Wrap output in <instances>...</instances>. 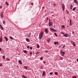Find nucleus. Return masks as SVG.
I'll return each instance as SVG.
<instances>
[{
	"instance_id": "f257e3e1",
	"label": "nucleus",
	"mask_w": 78,
	"mask_h": 78,
	"mask_svg": "<svg viewBox=\"0 0 78 78\" xmlns=\"http://www.w3.org/2000/svg\"><path fill=\"white\" fill-rule=\"evenodd\" d=\"M44 34V32H41V33L40 34L39 36L41 37L42 38L43 37V35Z\"/></svg>"
},
{
	"instance_id": "f03ea898",
	"label": "nucleus",
	"mask_w": 78,
	"mask_h": 78,
	"mask_svg": "<svg viewBox=\"0 0 78 78\" xmlns=\"http://www.w3.org/2000/svg\"><path fill=\"white\" fill-rule=\"evenodd\" d=\"M62 9L63 11H64L65 10V5L64 4H62Z\"/></svg>"
},
{
	"instance_id": "7ed1b4c3",
	"label": "nucleus",
	"mask_w": 78,
	"mask_h": 78,
	"mask_svg": "<svg viewBox=\"0 0 78 78\" xmlns=\"http://www.w3.org/2000/svg\"><path fill=\"white\" fill-rule=\"evenodd\" d=\"M63 36L64 37H69V34H65L63 35Z\"/></svg>"
},
{
	"instance_id": "20e7f679",
	"label": "nucleus",
	"mask_w": 78,
	"mask_h": 78,
	"mask_svg": "<svg viewBox=\"0 0 78 78\" xmlns=\"http://www.w3.org/2000/svg\"><path fill=\"white\" fill-rule=\"evenodd\" d=\"M49 26V27H51V25H53V23L51 22H49L48 23Z\"/></svg>"
},
{
	"instance_id": "39448f33",
	"label": "nucleus",
	"mask_w": 78,
	"mask_h": 78,
	"mask_svg": "<svg viewBox=\"0 0 78 78\" xmlns=\"http://www.w3.org/2000/svg\"><path fill=\"white\" fill-rule=\"evenodd\" d=\"M71 43L73 44V45L74 47H75L76 46V45H75V42H74L73 41H71Z\"/></svg>"
},
{
	"instance_id": "423d86ee",
	"label": "nucleus",
	"mask_w": 78,
	"mask_h": 78,
	"mask_svg": "<svg viewBox=\"0 0 78 78\" xmlns=\"http://www.w3.org/2000/svg\"><path fill=\"white\" fill-rule=\"evenodd\" d=\"M3 12H2L1 14V18H3L4 16H3Z\"/></svg>"
},
{
	"instance_id": "0eeeda50",
	"label": "nucleus",
	"mask_w": 78,
	"mask_h": 78,
	"mask_svg": "<svg viewBox=\"0 0 78 78\" xmlns=\"http://www.w3.org/2000/svg\"><path fill=\"white\" fill-rule=\"evenodd\" d=\"M44 31L45 33H46L47 34L48 33V32H49L48 30H47V29H45Z\"/></svg>"
},
{
	"instance_id": "6e6552de",
	"label": "nucleus",
	"mask_w": 78,
	"mask_h": 78,
	"mask_svg": "<svg viewBox=\"0 0 78 78\" xmlns=\"http://www.w3.org/2000/svg\"><path fill=\"white\" fill-rule=\"evenodd\" d=\"M2 36H1L0 37V42H2L3 41V39Z\"/></svg>"
},
{
	"instance_id": "1a4fd4ad",
	"label": "nucleus",
	"mask_w": 78,
	"mask_h": 78,
	"mask_svg": "<svg viewBox=\"0 0 78 78\" xmlns=\"http://www.w3.org/2000/svg\"><path fill=\"white\" fill-rule=\"evenodd\" d=\"M26 40L27 42H29L30 41V39L27 38L26 39Z\"/></svg>"
},
{
	"instance_id": "9d476101",
	"label": "nucleus",
	"mask_w": 78,
	"mask_h": 78,
	"mask_svg": "<svg viewBox=\"0 0 78 78\" xmlns=\"http://www.w3.org/2000/svg\"><path fill=\"white\" fill-rule=\"evenodd\" d=\"M4 37L6 41V42H7V41H8V39L7 38V37Z\"/></svg>"
},
{
	"instance_id": "9b49d317",
	"label": "nucleus",
	"mask_w": 78,
	"mask_h": 78,
	"mask_svg": "<svg viewBox=\"0 0 78 78\" xmlns=\"http://www.w3.org/2000/svg\"><path fill=\"white\" fill-rule=\"evenodd\" d=\"M22 76L23 78H28V77H27V76H26L24 75H22Z\"/></svg>"
},
{
	"instance_id": "f8f14e48",
	"label": "nucleus",
	"mask_w": 78,
	"mask_h": 78,
	"mask_svg": "<svg viewBox=\"0 0 78 78\" xmlns=\"http://www.w3.org/2000/svg\"><path fill=\"white\" fill-rule=\"evenodd\" d=\"M58 43H59V42L58 41H55L54 42V44L55 45H56V44H58Z\"/></svg>"
},
{
	"instance_id": "ddd939ff",
	"label": "nucleus",
	"mask_w": 78,
	"mask_h": 78,
	"mask_svg": "<svg viewBox=\"0 0 78 78\" xmlns=\"http://www.w3.org/2000/svg\"><path fill=\"white\" fill-rule=\"evenodd\" d=\"M74 3H76L77 5H78V2L77 1V0H74Z\"/></svg>"
},
{
	"instance_id": "4468645a",
	"label": "nucleus",
	"mask_w": 78,
	"mask_h": 78,
	"mask_svg": "<svg viewBox=\"0 0 78 78\" xmlns=\"http://www.w3.org/2000/svg\"><path fill=\"white\" fill-rule=\"evenodd\" d=\"M64 54H65V52H64V51L62 53V56H64Z\"/></svg>"
},
{
	"instance_id": "2eb2a0df",
	"label": "nucleus",
	"mask_w": 78,
	"mask_h": 78,
	"mask_svg": "<svg viewBox=\"0 0 78 78\" xmlns=\"http://www.w3.org/2000/svg\"><path fill=\"white\" fill-rule=\"evenodd\" d=\"M18 62L20 64H22V61L20 60H19Z\"/></svg>"
},
{
	"instance_id": "dca6fc26",
	"label": "nucleus",
	"mask_w": 78,
	"mask_h": 78,
	"mask_svg": "<svg viewBox=\"0 0 78 78\" xmlns=\"http://www.w3.org/2000/svg\"><path fill=\"white\" fill-rule=\"evenodd\" d=\"M51 41V40L50 39H48L47 40V41L48 42H50Z\"/></svg>"
},
{
	"instance_id": "f3484780",
	"label": "nucleus",
	"mask_w": 78,
	"mask_h": 78,
	"mask_svg": "<svg viewBox=\"0 0 78 78\" xmlns=\"http://www.w3.org/2000/svg\"><path fill=\"white\" fill-rule=\"evenodd\" d=\"M62 28L63 29H65V26L64 25H62L61 26Z\"/></svg>"
},
{
	"instance_id": "a211bd4d",
	"label": "nucleus",
	"mask_w": 78,
	"mask_h": 78,
	"mask_svg": "<svg viewBox=\"0 0 78 78\" xmlns=\"http://www.w3.org/2000/svg\"><path fill=\"white\" fill-rule=\"evenodd\" d=\"M45 72L44 71L42 73L43 76H45Z\"/></svg>"
},
{
	"instance_id": "6ab92c4d",
	"label": "nucleus",
	"mask_w": 78,
	"mask_h": 78,
	"mask_svg": "<svg viewBox=\"0 0 78 78\" xmlns=\"http://www.w3.org/2000/svg\"><path fill=\"white\" fill-rule=\"evenodd\" d=\"M24 69H26V70H27V69H28V67L27 66H24Z\"/></svg>"
},
{
	"instance_id": "aec40b11",
	"label": "nucleus",
	"mask_w": 78,
	"mask_h": 78,
	"mask_svg": "<svg viewBox=\"0 0 78 78\" xmlns=\"http://www.w3.org/2000/svg\"><path fill=\"white\" fill-rule=\"evenodd\" d=\"M23 51L24 52V53H27V50H23Z\"/></svg>"
},
{
	"instance_id": "412c9836",
	"label": "nucleus",
	"mask_w": 78,
	"mask_h": 78,
	"mask_svg": "<svg viewBox=\"0 0 78 78\" xmlns=\"http://www.w3.org/2000/svg\"><path fill=\"white\" fill-rule=\"evenodd\" d=\"M5 4L6 5H7V6L9 5V4H8V2H7L6 1H5Z\"/></svg>"
},
{
	"instance_id": "4be33fe9",
	"label": "nucleus",
	"mask_w": 78,
	"mask_h": 78,
	"mask_svg": "<svg viewBox=\"0 0 78 78\" xmlns=\"http://www.w3.org/2000/svg\"><path fill=\"white\" fill-rule=\"evenodd\" d=\"M37 48H39L40 47V46H39V45L38 44H37Z\"/></svg>"
},
{
	"instance_id": "5701e85b",
	"label": "nucleus",
	"mask_w": 78,
	"mask_h": 78,
	"mask_svg": "<svg viewBox=\"0 0 78 78\" xmlns=\"http://www.w3.org/2000/svg\"><path fill=\"white\" fill-rule=\"evenodd\" d=\"M72 8H73V5H71L70 6V9H72Z\"/></svg>"
},
{
	"instance_id": "b1692460",
	"label": "nucleus",
	"mask_w": 78,
	"mask_h": 78,
	"mask_svg": "<svg viewBox=\"0 0 78 78\" xmlns=\"http://www.w3.org/2000/svg\"><path fill=\"white\" fill-rule=\"evenodd\" d=\"M10 39H11V40H13V38L11 36H10Z\"/></svg>"
},
{
	"instance_id": "393cba45",
	"label": "nucleus",
	"mask_w": 78,
	"mask_h": 78,
	"mask_svg": "<svg viewBox=\"0 0 78 78\" xmlns=\"http://www.w3.org/2000/svg\"><path fill=\"white\" fill-rule=\"evenodd\" d=\"M54 35H55V36H56V37H57V36H58V35H57V34H56V33H54Z\"/></svg>"
},
{
	"instance_id": "a878e982",
	"label": "nucleus",
	"mask_w": 78,
	"mask_h": 78,
	"mask_svg": "<svg viewBox=\"0 0 78 78\" xmlns=\"http://www.w3.org/2000/svg\"><path fill=\"white\" fill-rule=\"evenodd\" d=\"M36 55H37V54H39V52L37 51L35 53Z\"/></svg>"
},
{
	"instance_id": "bb28decb",
	"label": "nucleus",
	"mask_w": 78,
	"mask_h": 78,
	"mask_svg": "<svg viewBox=\"0 0 78 78\" xmlns=\"http://www.w3.org/2000/svg\"><path fill=\"white\" fill-rule=\"evenodd\" d=\"M51 31H53V30H54V29H53L52 28H51L50 29Z\"/></svg>"
},
{
	"instance_id": "cd10ccee",
	"label": "nucleus",
	"mask_w": 78,
	"mask_h": 78,
	"mask_svg": "<svg viewBox=\"0 0 78 78\" xmlns=\"http://www.w3.org/2000/svg\"><path fill=\"white\" fill-rule=\"evenodd\" d=\"M55 75H58V73L57 72H55Z\"/></svg>"
},
{
	"instance_id": "c85d7f7f",
	"label": "nucleus",
	"mask_w": 78,
	"mask_h": 78,
	"mask_svg": "<svg viewBox=\"0 0 78 78\" xmlns=\"http://www.w3.org/2000/svg\"><path fill=\"white\" fill-rule=\"evenodd\" d=\"M53 31H54V32H56V31H57V30H56L54 29V30H53Z\"/></svg>"
},
{
	"instance_id": "c756f323",
	"label": "nucleus",
	"mask_w": 78,
	"mask_h": 78,
	"mask_svg": "<svg viewBox=\"0 0 78 78\" xmlns=\"http://www.w3.org/2000/svg\"><path fill=\"white\" fill-rule=\"evenodd\" d=\"M76 9V7H74L73 9V11H75V9Z\"/></svg>"
},
{
	"instance_id": "7c9ffc66",
	"label": "nucleus",
	"mask_w": 78,
	"mask_h": 78,
	"mask_svg": "<svg viewBox=\"0 0 78 78\" xmlns=\"http://www.w3.org/2000/svg\"><path fill=\"white\" fill-rule=\"evenodd\" d=\"M50 75H53V73L52 72H51L49 73Z\"/></svg>"
},
{
	"instance_id": "2f4dec72",
	"label": "nucleus",
	"mask_w": 78,
	"mask_h": 78,
	"mask_svg": "<svg viewBox=\"0 0 78 78\" xmlns=\"http://www.w3.org/2000/svg\"><path fill=\"white\" fill-rule=\"evenodd\" d=\"M40 59L41 60H42V59H43V57H42V56L40 58Z\"/></svg>"
},
{
	"instance_id": "473e14b6",
	"label": "nucleus",
	"mask_w": 78,
	"mask_h": 78,
	"mask_svg": "<svg viewBox=\"0 0 78 78\" xmlns=\"http://www.w3.org/2000/svg\"><path fill=\"white\" fill-rule=\"evenodd\" d=\"M69 22L70 23H71V22H72V20H71V19H69Z\"/></svg>"
},
{
	"instance_id": "72a5a7b5",
	"label": "nucleus",
	"mask_w": 78,
	"mask_h": 78,
	"mask_svg": "<svg viewBox=\"0 0 78 78\" xmlns=\"http://www.w3.org/2000/svg\"><path fill=\"white\" fill-rule=\"evenodd\" d=\"M72 78H77V77L76 76H74Z\"/></svg>"
},
{
	"instance_id": "f704fd0d",
	"label": "nucleus",
	"mask_w": 78,
	"mask_h": 78,
	"mask_svg": "<svg viewBox=\"0 0 78 78\" xmlns=\"http://www.w3.org/2000/svg\"><path fill=\"white\" fill-rule=\"evenodd\" d=\"M65 34V33H62V32H61V34Z\"/></svg>"
},
{
	"instance_id": "c9c22d12",
	"label": "nucleus",
	"mask_w": 78,
	"mask_h": 78,
	"mask_svg": "<svg viewBox=\"0 0 78 78\" xmlns=\"http://www.w3.org/2000/svg\"><path fill=\"white\" fill-rule=\"evenodd\" d=\"M48 51L47 50H46L45 51V53H48Z\"/></svg>"
},
{
	"instance_id": "e433bc0d",
	"label": "nucleus",
	"mask_w": 78,
	"mask_h": 78,
	"mask_svg": "<svg viewBox=\"0 0 78 78\" xmlns=\"http://www.w3.org/2000/svg\"><path fill=\"white\" fill-rule=\"evenodd\" d=\"M1 30H3V27L2 26L1 27Z\"/></svg>"
},
{
	"instance_id": "4c0bfd02",
	"label": "nucleus",
	"mask_w": 78,
	"mask_h": 78,
	"mask_svg": "<svg viewBox=\"0 0 78 78\" xmlns=\"http://www.w3.org/2000/svg\"><path fill=\"white\" fill-rule=\"evenodd\" d=\"M63 52H62V51H61V52H60V54H62V53Z\"/></svg>"
},
{
	"instance_id": "58836bf2",
	"label": "nucleus",
	"mask_w": 78,
	"mask_h": 78,
	"mask_svg": "<svg viewBox=\"0 0 78 78\" xmlns=\"http://www.w3.org/2000/svg\"><path fill=\"white\" fill-rule=\"evenodd\" d=\"M2 58H3V59H5V57L4 56H2Z\"/></svg>"
},
{
	"instance_id": "ea45409f",
	"label": "nucleus",
	"mask_w": 78,
	"mask_h": 78,
	"mask_svg": "<svg viewBox=\"0 0 78 78\" xmlns=\"http://www.w3.org/2000/svg\"><path fill=\"white\" fill-rule=\"evenodd\" d=\"M27 37H30V35H27Z\"/></svg>"
},
{
	"instance_id": "a19ab883",
	"label": "nucleus",
	"mask_w": 78,
	"mask_h": 78,
	"mask_svg": "<svg viewBox=\"0 0 78 78\" xmlns=\"http://www.w3.org/2000/svg\"><path fill=\"white\" fill-rule=\"evenodd\" d=\"M27 48H30V46H27Z\"/></svg>"
},
{
	"instance_id": "79ce46f5",
	"label": "nucleus",
	"mask_w": 78,
	"mask_h": 78,
	"mask_svg": "<svg viewBox=\"0 0 78 78\" xmlns=\"http://www.w3.org/2000/svg\"><path fill=\"white\" fill-rule=\"evenodd\" d=\"M32 55V52H30V55Z\"/></svg>"
},
{
	"instance_id": "37998d69",
	"label": "nucleus",
	"mask_w": 78,
	"mask_h": 78,
	"mask_svg": "<svg viewBox=\"0 0 78 78\" xmlns=\"http://www.w3.org/2000/svg\"><path fill=\"white\" fill-rule=\"evenodd\" d=\"M66 12L67 14H69V11H68V10H66Z\"/></svg>"
},
{
	"instance_id": "c03bdc74",
	"label": "nucleus",
	"mask_w": 78,
	"mask_h": 78,
	"mask_svg": "<svg viewBox=\"0 0 78 78\" xmlns=\"http://www.w3.org/2000/svg\"><path fill=\"white\" fill-rule=\"evenodd\" d=\"M46 20H47V21L48 20V17H47V19H46Z\"/></svg>"
},
{
	"instance_id": "a18cd8bd",
	"label": "nucleus",
	"mask_w": 78,
	"mask_h": 78,
	"mask_svg": "<svg viewBox=\"0 0 78 78\" xmlns=\"http://www.w3.org/2000/svg\"><path fill=\"white\" fill-rule=\"evenodd\" d=\"M3 23H4V24H5V21H3Z\"/></svg>"
},
{
	"instance_id": "49530a36",
	"label": "nucleus",
	"mask_w": 78,
	"mask_h": 78,
	"mask_svg": "<svg viewBox=\"0 0 78 78\" xmlns=\"http://www.w3.org/2000/svg\"><path fill=\"white\" fill-rule=\"evenodd\" d=\"M30 50H32V49H33V48L32 47H30Z\"/></svg>"
},
{
	"instance_id": "de8ad7c7",
	"label": "nucleus",
	"mask_w": 78,
	"mask_h": 78,
	"mask_svg": "<svg viewBox=\"0 0 78 78\" xmlns=\"http://www.w3.org/2000/svg\"><path fill=\"white\" fill-rule=\"evenodd\" d=\"M64 47H65V44L64 45V46L63 47V48H62V49L64 48Z\"/></svg>"
},
{
	"instance_id": "09e8293b",
	"label": "nucleus",
	"mask_w": 78,
	"mask_h": 78,
	"mask_svg": "<svg viewBox=\"0 0 78 78\" xmlns=\"http://www.w3.org/2000/svg\"><path fill=\"white\" fill-rule=\"evenodd\" d=\"M0 66H2V63H0Z\"/></svg>"
},
{
	"instance_id": "8fccbe9b",
	"label": "nucleus",
	"mask_w": 78,
	"mask_h": 78,
	"mask_svg": "<svg viewBox=\"0 0 78 78\" xmlns=\"http://www.w3.org/2000/svg\"><path fill=\"white\" fill-rule=\"evenodd\" d=\"M39 39H41V37L39 36Z\"/></svg>"
},
{
	"instance_id": "3c124183",
	"label": "nucleus",
	"mask_w": 78,
	"mask_h": 78,
	"mask_svg": "<svg viewBox=\"0 0 78 78\" xmlns=\"http://www.w3.org/2000/svg\"><path fill=\"white\" fill-rule=\"evenodd\" d=\"M53 5H54V6H55V5H56V4L54 3V4H53Z\"/></svg>"
},
{
	"instance_id": "603ef678",
	"label": "nucleus",
	"mask_w": 78,
	"mask_h": 78,
	"mask_svg": "<svg viewBox=\"0 0 78 78\" xmlns=\"http://www.w3.org/2000/svg\"><path fill=\"white\" fill-rule=\"evenodd\" d=\"M0 8L1 9L2 8V6H0Z\"/></svg>"
},
{
	"instance_id": "864d4df0",
	"label": "nucleus",
	"mask_w": 78,
	"mask_h": 78,
	"mask_svg": "<svg viewBox=\"0 0 78 78\" xmlns=\"http://www.w3.org/2000/svg\"><path fill=\"white\" fill-rule=\"evenodd\" d=\"M33 2H32L31 4V5H33Z\"/></svg>"
},
{
	"instance_id": "5fc2aeb1",
	"label": "nucleus",
	"mask_w": 78,
	"mask_h": 78,
	"mask_svg": "<svg viewBox=\"0 0 78 78\" xmlns=\"http://www.w3.org/2000/svg\"><path fill=\"white\" fill-rule=\"evenodd\" d=\"M6 59H8V60H9V58H6Z\"/></svg>"
},
{
	"instance_id": "6e6d98bb",
	"label": "nucleus",
	"mask_w": 78,
	"mask_h": 78,
	"mask_svg": "<svg viewBox=\"0 0 78 78\" xmlns=\"http://www.w3.org/2000/svg\"><path fill=\"white\" fill-rule=\"evenodd\" d=\"M61 45L59 46H58V48H61Z\"/></svg>"
},
{
	"instance_id": "4d7b16f0",
	"label": "nucleus",
	"mask_w": 78,
	"mask_h": 78,
	"mask_svg": "<svg viewBox=\"0 0 78 78\" xmlns=\"http://www.w3.org/2000/svg\"><path fill=\"white\" fill-rule=\"evenodd\" d=\"M43 63H44V64H45V62L43 61Z\"/></svg>"
},
{
	"instance_id": "13d9d810",
	"label": "nucleus",
	"mask_w": 78,
	"mask_h": 78,
	"mask_svg": "<svg viewBox=\"0 0 78 78\" xmlns=\"http://www.w3.org/2000/svg\"><path fill=\"white\" fill-rule=\"evenodd\" d=\"M76 61L78 62V59H76Z\"/></svg>"
},
{
	"instance_id": "bf43d9fd",
	"label": "nucleus",
	"mask_w": 78,
	"mask_h": 78,
	"mask_svg": "<svg viewBox=\"0 0 78 78\" xmlns=\"http://www.w3.org/2000/svg\"><path fill=\"white\" fill-rule=\"evenodd\" d=\"M31 33H29V35H31Z\"/></svg>"
},
{
	"instance_id": "052dcab7",
	"label": "nucleus",
	"mask_w": 78,
	"mask_h": 78,
	"mask_svg": "<svg viewBox=\"0 0 78 78\" xmlns=\"http://www.w3.org/2000/svg\"><path fill=\"white\" fill-rule=\"evenodd\" d=\"M73 17H74V19H75V16H73Z\"/></svg>"
},
{
	"instance_id": "680f3d73",
	"label": "nucleus",
	"mask_w": 78,
	"mask_h": 78,
	"mask_svg": "<svg viewBox=\"0 0 78 78\" xmlns=\"http://www.w3.org/2000/svg\"><path fill=\"white\" fill-rule=\"evenodd\" d=\"M2 26V25L0 24V27H1Z\"/></svg>"
},
{
	"instance_id": "e2e57ef3",
	"label": "nucleus",
	"mask_w": 78,
	"mask_h": 78,
	"mask_svg": "<svg viewBox=\"0 0 78 78\" xmlns=\"http://www.w3.org/2000/svg\"><path fill=\"white\" fill-rule=\"evenodd\" d=\"M1 50H2V49L0 48V51H1Z\"/></svg>"
},
{
	"instance_id": "0e129e2a",
	"label": "nucleus",
	"mask_w": 78,
	"mask_h": 78,
	"mask_svg": "<svg viewBox=\"0 0 78 78\" xmlns=\"http://www.w3.org/2000/svg\"><path fill=\"white\" fill-rule=\"evenodd\" d=\"M70 25H72V23H70Z\"/></svg>"
},
{
	"instance_id": "69168bd1",
	"label": "nucleus",
	"mask_w": 78,
	"mask_h": 78,
	"mask_svg": "<svg viewBox=\"0 0 78 78\" xmlns=\"http://www.w3.org/2000/svg\"><path fill=\"white\" fill-rule=\"evenodd\" d=\"M51 20L50 19H49V22H50Z\"/></svg>"
},
{
	"instance_id": "338daca9",
	"label": "nucleus",
	"mask_w": 78,
	"mask_h": 78,
	"mask_svg": "<svg viewBox=\"0 0 78 78\" xmlns=\"http://www.w3.org/2000/svg\"><path fill=\"white\" fill-rule=\"evenodd\" d=\"M17 68H19V66H17Z\"/></svg>"
},
{
	"instance_id": "774afa93",
	"label": "nucleus",
	"mask_w": 78,
	"mask_h": 78,
	"mask_svg": "<svg viewBox=\"0 0 78 78\" xmlns=\"http://www.w3.org/2000/svg\"><path fill=\"white\" fill-rule=\"evenodd\" d=\"M42 8V9H44V7H43Z\"/></svg>"
}]
</instances>
